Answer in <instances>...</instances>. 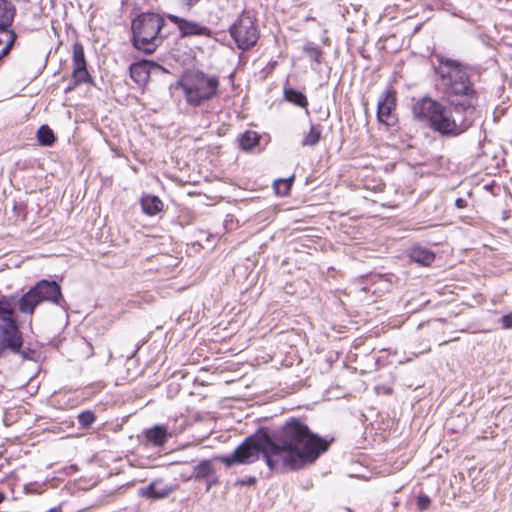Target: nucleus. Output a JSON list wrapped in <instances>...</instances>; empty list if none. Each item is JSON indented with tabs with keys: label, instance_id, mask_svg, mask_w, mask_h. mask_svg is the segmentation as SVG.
Wrapping results in <instances>:
<instances>
[{
	"label": "nucleus",
	"instance_id": "obj_12",
	"mask_svg": "<svg viewBox=\"0 0 512 512\" xmlns=\"http://www.w3.org/2000/svg\"><path fill=\"white\" fill-rule=\"evenodd\" d=\"M168 18L171 22L177 25L183 36L190 35H199V36H210L211 30L205 26H201L200 24L188 21L183 18H180L176 15H169Z\"/></svg>",
	"mask_w": 512,
	"mask_h": 512
},
{
	"label": "nucleus",
	"instance_id": "obj_29",
	"mask_svg": "<svg viewBox=\"0 0 512 512\" xmlns=\"http://www.w3.org/2000/svg\"><path fill=\"white\" fill-rule=\"evenodd\" d=\"M431 500L427 495H419L417 498V507L419 510L424 511L429 508Z\"/></svg>",
	"mask_w": 512,
	"mask_h": 512
},
{
	"label": "nucleus",
	"instance_id": "obj_32",
	"mask_svg": "<svg viewBox=\"0 0 512 512\" xmlns=\"http://www.w3.org/2000/svg\"><path fill=\"white\" fill-rule=\"evenodd\" d=\"M24 491L27 494H30V493L40 494V493H42V490H40L39 488L34 487V485L32 483L26 484L24 486Z\"/></svg>",
	"mask_w": 512,
	"mask_h": 512
},
{
	"label": "nucleus",
	"instance_id": "obj_31",
	"mask_svg": "<svg viewBox=\"0 0 512 512\" xmlns=\"http://www.w3.org/2000/svg\"><path fill=\"white\" fill-rule=\"evenodd\" d=\"M205 479H206V491H209L214 485H216L218 483V477L215 474L212 477L205 478Z\"/></svg>",
	"mask_w": 512,
	"mask_h": 512
},
{
	"label": "nucleus",
	"instance_id": "obj_1",
	"mask_svg": "<svg viewBox=\"0 0 512 512\" xmlns=\"http://www.w3.org/2000/svg\"><path fill=\"white\" fill-rule=\"evenodd\" d=\"M330 443L310 431L298 419L287 421L273 436L257 433L247 437L231 455L218 457L226 466L251 464L262 454L275 471H296L314 463L328 450Z\"/></svg>",
	"mask_w": 512,
	"mask_h": 512
},
{
	"label": "nucleus",
	"instance_id": "obj_8",
	"mask_svg": "<svg viewBox=\"0 0 512 512\" xmlns=\"http://www.w3.org/2000/svg\"><path fill=\"white\" fill-rule=\"evenodd\" d=\"M90 75L87 71V64L84 55V48L82 44L76 42L73 45V71L72 77L65 88V93L71 92L78 85L88 82Z\"/></svg>",
	"mask_w": 512,
	"mask_h": 512
},
{
	"label": "nucleus",
	"instance_id": "obj_17",
	"mask_svg": "<svg viewBox=\"0 0 512 512\" xmlns=\"http://www.w3.org/2000/svg\"><path fill=\"white\" fill-rule=\"evenodd\" d=\"M16 37V33L12 29L0 28V59L9 53Z\"/></svg>",
	"mask_w": 512,
	"mask_h": 512
},
{
	"label": "nucleus",
	"instance_id": "obj_26",
	"mask_svg": "<svg viewBox=\"0 0 512 512\" xmlns=\"http://www.w3.org/2000/svg\"><path fill=\"white\" fill-rule=\"evenodd\" d=\"M292 178L289 179H278L274 181V189L278 195H287L291 189Z\"/></svg>",
	"mask_w": 512,
	"mask_h": 512
},
{
	"label": "nucleus",
	"instance_id": "obj_2",
	"mask_svg": "<svg viewBox=\"0 0 512 512\" xmlns=\"http://www.w3.org/2000/svg\"><path fill=\"white\" fill-rule=\"evenodd\" d=\"M40 304V298L33 287L21 297H0V355L6 348L17 351L23 344L22 334L14 316L15 309L17 308L22 314L32 316L35 308Z\"/></svg>",
	"mask_w": 512,
	"mask_h": 512
},
{
	"label": "nucleus",
	"instance_id": "obj_37",
	"mask_svg": "<svg viewBox=\"0 0 512 512\" xmlns=\"http://www.w3.org/2000/svg\"><path fill=\"white\" fill-rule=\"evenodd\" d=\"M459 338L458 337H455L454 339H452L451 341H456L458 340Z\"/></svg>",
	"mask_w": 512,
	"mask_h": 512
},
{
	"label": "nucleus",
	"instance_id": "obj_14",
	"mask_svg": "<svg viewBox=\"0 0 512 512\" xmlns=\"http://www.w3.org/2000/svg\"><path fill=\"white\" fill-rule=\"evenodd\" d=\"M158 67L155 62L142 60L130 66V76L136 83H144L148 80L151 69Z\"/></svg>",
	"mask_w": 512,
	"mask_h": 512
},
{
	"label": "nucleus",
	"instance_id": "obj_10",
	"mask_svg": "<svg viewBox=\"0 0 512 512\" xmlns=\"http://www.w3.org/2000/svg\"><path fill=\"white\" fill-rule=\"evenodd\" d=\"M396 109V93L390 88L385 89L377 104V118L381 123L388 126L393 125L396 122L395 116Z\"/></svg>",
	"mask_w": 512,
	"mask_h": 512
},
{
	"label": "nucleus",
	"instance_id": "obj_18",
	"mask_svg": "<svg viewBox=\"0 0 512 512\" xmlns=\"http://www.w3.org/2000/svg\"><path fill=\"white\" fill-rule=\"evenodd\" d=\"M141 206L145 214L154 216L162 210L163 203L157 196L147 195L142 197Z\"/></svg>",
	"mask_w": 512,
	"mask_h": 512
},
{
	"label": "nucleus",
	"instance_id": "obj_30",
	"mask_svg": "<svg viewBox=\"0 0 512 512\" xmlns=\"http://www.w3.org/2000/svg\"><path fill=\"white\" fill-rule=\"evenodd\" d=\"M500 322L504 329H511L512 328V312L502 316V318L500 319Z\"/></svg>",
	"mask_w": 512,
	"mask_h": 512
},
{
	"label": "nucleus",
	"instance_id": "obj_6",
	"mask_svg": "<svg viewBox=\"0 0 512 512\" xmlns=\"http://www.w3.org/2000/svg\"><path fill=\"white\" fill-rule=\"evenodd\" d=\"M462 119H458L451 115L447 108L441 104V108L437 110L435 118L431 121L430 127L434 131L446 136H456L466 131L472 123V114L464 113Z\"/></svg>",
	"mask_w": 512,
	"mask_h": 512
},
{
	"label": "nucleus",
	"instance_id": "obj_22",
	"mask_svg": "<svg viewBox=\"0 0 512 512\" xmlns=\"http://www.w3.org/2000/svg\"><path fill=\"white\" fill-rule=\"evenodd\" d=\"M285 98L287 101L294 103L297 106L306 108L308 105V100L306 96L295 89H285L284 91Z\"/></svg>",
	"mask_w": 512,
	"mask_h": 512
},
{
	"label": "nucleus",
	"instance_id": "obj_4",
	"mask_svg": "<svg viewBox=\"0 0 512 512\" xmlns=\"http://www.w3.org/2000/svg\"><path fill=\"white\" fill-rule=\"evenodd\" d=\"M165 20L156 13H143L132 21L133 45L137 50L152 54L162 43L161 29Z\"/></svg>",
	"mask_w": 512,
	"mask_h": 512
},
{
	"label": "nucleus",
	"instance_id": "obj_20",
	"mask_svg": "<svg viewBox=\"0 0 512 512\" xmlns=\"http://www.w3.org/2000/svg\"><path fill=\"white\" fill-rule=\"evenodd\" d=\"M410 258L414 262H417V263L427 266L434 261L435 255L433 252H431L425 248L414 247L410 252Z\"/></svg>",
	"mask_w": 512,
	"mask_h": 512
},
{
	"label": "nucleus",
	"instance_id": "obj_35",
	"mask_svg": "<svg viewBox=\"0 0 512 512\" xmlns=\"http://www.w3.org/2000/svg\"><path fill=\"white\" fill-rule=\"evenodd\" d=\"M4 500V495L0 493V503Z\"/></svg>",
	"mask_w": 512,
	"mask_h": 512
},
{
	"label": "nucleus",
	"instance_id": "obj_28",
	"mask_svg": "<svg viewBox=\"0 0 512 512\" xmlns=\"http://www.w3.org/2000/svg\"><path fill=\"white\" fill-rule=\"evenodd\" d=\"M20 347H22V345H21ZM7 350H9V351H11V352H13V353H19V354L21 355V357H22L23 359H26V360H30V359H32V358H33V355H34V351H33L32 349H30V348H27V349H25V350H21V348H19V350H17V351H13V350H12V349H10V348H6V349L4 350V352H3V354H2V355H0V357L4 356V354H5V352H6Z\"/></svg>",
	"mask_w": 512,
	"mask_h": 512
},
{
	"label": "nucleus",
	"instance_id": "obj_33",
	"mask_svg": "<svg viewBox=\"0 0 512 512\" xmlns=\"http://www.w3.org/2000/svg\"><path fill=\"white\" fill-rule=\"evenodd\" d=\"M188 10H190L194 5H196L200 0H180Z\"/></svg>",
	"mask_w": 512,
	"mask_h": 512
},
{
	"label": "nucleus",
	"instance_id": "obj_3",
	"mask_svg": "<svg viewBox=\"0 0 512 512\" xmlns=\"http://www.w3.org/2000/svg\"><path fill=\"white\" fill-rule=\"evenodd\" d=\"M437 72L447 89L450 104L455 112L473 114L476 97L467 68L456 60L441 58Z\"/></svg>",
	"mask_w": 512,
	"mask_h": 512
},
{
	"label": "nucleus",
	"instance_id": "obj_15",
	"mask_svg": "<svg viewBox=\"0 0 512 512\" xmlns=\"http://www.w3.org/2000/svg\"><path fill=\"white\" fill-rule=\"evenodd\" d=\"M16 9L9 0H0V28H10Z\"/></svg>",
	"mask_w": 512,
	"mask_h": 512
},
{
	"label": "nucleus",
	"instance_id": "obj_11",
	"mask_svg": "<svg viewBox=\"0 0 512 512\" xmlns=\"http://www.w3.org/2000/svg\"><path fill=\"white\" fill-rule=\"evenodd\" d=\"M38 297L42 302H50L60 307H64L65 300L62 295L61 287L56 281L40 280L33 286Z\"/></svg>",
	"mask_w": 512,
	"mask_h": 512
},
{
	"label": "nucleus",
	"instance_id": "obj_16",
	"mask_svg": "<svg viewBox=\"0 0 512 512\" xmlns=\"http://www.w3.org/2000/svg\"><path fill=\"white\" fill-rule=\"evenodd\" d=\"M215 474V469L211 460H202L198 465L194 466L193 473L191 476L187 477L185 480H190L194 478L195 480H202L205 478H210Z\"/></svg>",
	"mask_w": 512,
	"mask_h": 512
},
{
	"label": "nucleus",
	"instance_id": "obj_19",
	"mask_svg": "<svg viewBox=\"0 0 512 512\" xmlns=\"http://www.w3.org/2000/svg\"><path fill=\"white\" fill-rule=\"evenodd\" d=\"M145 436L147 440L155 446H162L167 441L168 433L165 427L155 425L146 431Z\"/></svg>",
	"mask_w": 512,
	"mask_h": 512
},
{
	"label": "nucleus",
	"instance_id": "obj_24",
	"mask_svg": "<svg viewBox=\"0 0 512 512\" xmlns=\"http://www.w3.org/2000/svg\"><path fill=\"white\" fill-rule=\"evenodd\" d=\"M258 135L253 131H246L240 138V145L244 150H250L258 143Z\"/></svg>",
	"mask_w": 512,
	"mask_h": 512
},
{
	"label": "nucleus",
	"instance_id": "obj_34",
	"mask_svg": "<svg viewBox=\"0 0 512 512\" xmlns=\"http://www.w3.org/2000/svg\"><path fill=\"white\" fill-rule=\"evenodd\" d=\"M455 205L458 207V208H464L466 206V201L462 198H458L456 199L455 201Z\"/></svg>",
	"mask_w": 512,
	"mask_h": 512
},
{
	"label": "nucleus",
	"instance_id": "obj_21",
	"mask_svg": "<svg viewBox=\"0 0 512 512\" xmlns=\"http://www.w3.org/2000/svg\"><path fill=\"white\" fill-rule=\"evenodd\" d=\"M321 128L319 125H311L309 132L304 136L302 140L303 146L314 147L318 144L321 139Z\"/></svg>",
	"mask_w": 512,
	"mask_h": 512
},
{
	"label": "nucleus",
	"instance_id": "obj_23",
	"mask_svg": "<svg viewBox=\"0 0 512 512\" xmlns=\"http://www.w3.org/2000/svg\"><path fill=\"white\" fill-rule=\"evenodd\" d=\"M37 138L41 145L50 146L55 137L52 130L47 125H42L37 131Z\"/></svg>",
	"mask_w": 512,
	"mask_h": 512
},
{
	"label": "nucleus",
	"instance_id": "obj_13",
	"mask_svg": "<svg viewBox=\"0 0 512 512\" xmlns=\"http://www.w3.org/2000/svg\"><path fill=\"white\" fill-rule=\"evenodd\" d=\"M173 489L166 485L163 480L157 479L148 486L140 489V494L151 499H162L167 497Z\"/></svg>",
	"mask_w": 512,
	"mask_h": 512
},
{
	"label": "nucleus",
	"instance_id": "obj_27",
	"mask_svg": "<svg viewBox=\"0 0 512 512\" xmlns=\"http://www.w3.org/2000/svg\"><path fill=\"white\" fill-rule=\"evenodd\" d=\"M95 421V415L91 411H84L78 415V422L83 427H89Z\"/></svg>",
	"mask_w": 512,
	"mask_h": 512
},
{
	"label": "nucleus",
	"instance_id": "obj_36",
	"mask_svg": "<svg viewBox=\"0 0 512 512\" xmlns=\"http://www.w3.org/2000/svg\"><path fill=\"white\" fill-rule=\"evenodd\" d=\"M449 341H443L440 345H446Z\"/></svg>",
	"mask_w": 512,
	"mask_h": 512
},
{
	"label": "nucleus",
	"instance_id": "obj_25",
	"mask_svg": "<svg viewBox=\"0 0 512 512\" xmlns=\"http://www.w3.org/2000/svg\"><path fill=\"white\" fill-rule=\"evenodd\" d=\"M305 54L317 64L322 62V51L319 47L309 43L303 48Z\"/></svg>",
	"mask_w": 512,
	"mask_h": 512
},
{
	"label": "nucleus",
	"instance_id": "obj_9",
	"mask_svg": "<svg viewBox=\"0 0 512 512\" xmlns=\"http://www.w3.org/2000/svg\"><path fill=\"white\" fill-rule=\"evenodd\" d=\"M441 108V103L431 97L425 96L419 99H415L412 104L413 117L429 126L433 118H435L436 112Z\"/></svg>",
	"mask_w": 512,
	"mask_h": 512
},
{
	"label": "nucleus",
	"instance_id": "obj_7",
	"mask_svg": "<svg viewBox=\"0 0 512 512\" xmlns=\"http://www.w3.org/2000/svg\"><path fill=\"white\" fill-rule=\"evenodd\" d=\"M230 35L241 50L254 46L259 38L255 21L247 14H242L230 27Z\"/></svg>",
	"mask_w": 512,
	"mask_h": 512
},
{
	"label": "nucleus",
	"instance_id": "obj_5",
	"mask_svg": "<svg viewBox=\"0 0 512 512\" xmlns=\"http://www.w3.org/2000/svg\"><path fill=\"white\" fill-rule=\"evenodd\" d=\"M180 86L188 104L198 106L217 94L219 80L203 73H194L186 76Z\"/></svg>",
	"mask_w": 512,
	"mask_h": 512
}]
</instances>
